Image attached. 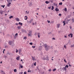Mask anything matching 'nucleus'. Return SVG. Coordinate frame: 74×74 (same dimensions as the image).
<instances>
[{
	"instance_id": "603ef678",
	"label": "nucleus",
	"mask_w": 74,
	"mask_h": 74,
	"mask_svg": "<svg viewBox=\"0 0 74 74\" xmlns=\"http://www.w3.org/2000/svg\"><path fill=\"white\" fill-rule=\"evenodd\" d=\"M17 35H18V33H16L15 34V36H17Z\"/></svg>"
},
{
	"instance_id": "f03ea898",
	"label": "nucleus",
	"mask_w": 74,
	"mask_h": 74,
	"mask_svg": "<svg viewBox=\"0 0 74 74\" xmlns=\"http://www.w3.org/2000/svg\"><path fill=\"white\" fill-rule=\"evenodd\" d=\"M8 43L9 44V45H11L12 44V42L11 41H9L8 42Z\"/></svg>"
},
{
	"instance_id": "9d476101",
	"label": "nucleus",
	"mask_w": 74,
	"mask_h": 74,
	"mask_svg": "<svg viewBox=\"0 0 74 74\" xmlns=\"http://www.w3.org/2000/svg\"><path fill=\"white\" fill-rule=\"evenodd\" d=\"M37 35H38V38H40V33H37Z\"/></svg>"
},
{
	"instance_id": "5701e85b",
	"label": "nucleus",
	"mask_w": 74,
	"mask_h": 74,
	"mask_svg": "<svg viewBox=\"0 0 74 74\" xmlns=\"http://www.w3.org/2000/svg\"><path fill=\"white\" fill-rule=\"evenodd\" d=\"M63 23H64L63 26H64L66 25V23H65V21H64Z\"/></svg>"
},
{
	"instance_id": "e2e57ef3",
	"label": "nucleus",
	"mask_w": 74,
	"mask_h": 74,
	"mask_svg": "<svg viewBox=\"0 0 74 74\" xmlns=\"http://www.w3.org/2000/svg\"><path fill=\"white\" fill-rule=\"evenodd\" d=\"M21 61L22 62V61H23V60H21Z\"/></svg>"
},
{
	"instance_id": "a19ab883",
	"label": "nucleus",
	"mask_w": 74,
	"mask_h": 74,
	"mask_svg": "<svg viewBox=\"0 0 74 74\" xmlns=\"http://www.w3.org/2000/svg\"><path fill=\"white\" fill-rule=\"evenodd\" d=\"M47 22H48L49 23H50V21L47 20Z\"/></svg>"
},
{
	"instance_id": "69168bd1",
	"label": "nucleus",
	"mask_w": 74,
	"mask_h": 74,
	"mask_svg": "<svg viewBox=\"0 0 74 74\" xmlns=\"http://www.w3.org/2000/svg\"><path fill=\"white\" fill-rule=\"evenodd\" d=\"M28 71V72H30V71Z\"/></svg>"
},
{
	"instance_id": "09e8293b",
	"label": "nucleus",
	"mask_w": 74,
	"mask_h": 74,
	"mask_svg": "<svg viewBox=\"0 0 74 74\" xmlns=\"http://www.w3.org/2000/svg\"><path fill=\"white\" fill-rule=\"evenodd\" d=\"M29 23H32V20L29 21Z\"/></svg>"
},
{
	"instance_id": "f257e3e1",
	"label": "nucleus",
	"mask_w": 74,
	"mask_h": 74,
	"mask_svg": "<svg viewBox=\"0 0 74 74\" xmlns=\"http://www.w3.org/2000/svg\"><path fill=\"white\" fill-rule=\"evenodd\" d=\"M44 45L45 47L46 48L45 49L46 51H48V50L51 48V46H47V45L46 44Z\"/></svg>"
},
{
	"instance_id": "a878e982",
	"label": "nucleus",
	"mask_w": 74,
	"mask_h": 74,
	"mask_svg": "<svg viewBox=\"0 0 74 74\" xmlns=\"http://www.w3.org/2000/svg\"><path fill=\"white\" fill-rule=\"evenodd\" d=\"M65 67V68H68L69 67V66L68 65H66Z\"/></svg>"
},
{
	"instance_id": "b1692460",
	"label": "nucleus",
	"mask_w": 74,
	"mask_h": 74,
	"mask_svg": "<svg viewBox=\"0 0 74 74\" xmlns=\"http://www.w3.org/2000/svg\"><path fill=\"white\" fill-rule=\"evenodd\" d=\"M17 28L18 29H20V28H21V26H18L17 27Z\"/></svg>"
},
{
	"instance_id": "338daca9",
	"label": "nucleus",
	"mask_w": 74,
	"mask_h": 74,
	"mask_svg": "<svg viewBox=\"0 0 74 74\" xmlns=\"http://www.w3.org/2000/svg\"><path fill=\"white\" fill-rule=\"evenodd\" d=\"M36 14H37V15H38V13H36Z\"/></svg>"
},
{
	"instance_id": "412c9836",
	"label": "nucleus",
	"mask_w": 74,
	"mask_h": 74,
	"mask_svg": "<svg viewBox=\"0 0 74 74\" xmlns=\"http://www.w3.org/2000/svg\"><path fill=\"white\" fill-rule=\"evenodd\" d=\"M26 14H29V11H26Z\"/></svg>"
},
{
	"instance_id": "6ab92c4d",
	"label": "nucleus",
	"mask_w": 74,
	"mask_h": 74,
	"mask_svg": "<svg viewBox=\"0 0 74 74\" xmlns=\"http://www.w3.org/2000/svg\"><path fill=\"white\" fill-rule=\"evenodd\" d=\"M42 48V46L40 47L39 48V50H41V48ZM40 48L41 49H40Z\"/></svg>"
},
{
	"instance_id": "49530a36",
	"label": "nucleus",
	"mask_w": 74,
	"mask_h": 74,
	"mask_svg": "<svg viewBox=\"0 0 74 74\" xmlns=\"http://www.w3.org/2000/svg\"><path fill=\"white\" fill-rule=\"evenodd\" d=\"M27 74V73H26V72H25L24 73V74Z\"/></svg>"
},
{
	"instance_id": "6e6d98bb",
	"label": "nucleus",
	"mask_w": 74,
	"mask_h": 74,
	"mask_svg": "<svg viewBox=\"0 0 74 74\" xmlns=\"http://www.w3.org/2000/svg\"><path fill=\"white\" fill-rule=\"evenodd\" d=\"M52 39H53V40H55V38H53Z\"/></svg>"
},
{
	"instance_id": "2f4dec72",
	"label": "nucleus",
	"mask_w": 74,
	"mask_h": 74,
	"mask_svg": "<svg viewBox=\"0 0 74 74\" xmlns=\"http://www.w3.org/2000/svg\"><path fill=\"white\" fill-rule=\"evenodd\" d=\"M34 65L36 66V62H35L34 63Z\"/></svg>"
},
{
	"instance_id": "c756f323",
	"label": "nucleus",
	"mask_w": 74,
	"mask_h": 74,
	"mask_svg": "<svg viewBox=\"0 0 74 74\" xmlns=\"http://www.w3.org/2000/svg\"><path fill=\"white\" fill-rule=\"evenodd\" d=\"M1 7H2L3 8H4V7H5V5H1Z\"/></svg>"
},
{
	"instance_id": "423d86ee",
	"label": "nucleus",
	"mask_w": 74,
	"mask_h": 74,
	"mask_svg": "<svg viewBox=\"0 0 74 74\" xmlns=\"http://www.w3.org/2000/svg\"><path fill=\"white\" fill-rule=\"evenodd\" d=\"M62 70H65V71H66V70H67V69L65 67H63L62 69Z\"/></svg>"
},
{
	"instance_id": "79ce46f5",
	"label": "nucleus",
	"mask_w": 74,
	"mask_h": 74,
	"mask_svg": "<svg viewBox=\"0 0 74 74\" xmlns=\"http://www.w3.org/2000/svg\"><path fill=\"white\" fill-rule=\"evenodd\" d=\"M0 13H1V15L3 14V12H0Z\"/></svg>"
},
{
	"instance_id": "393cba45",
	"label": "nucleus",
	"mask_w": 74,
	"mask_h": 74,
	"mask_svg": "<svg viewBox=\"0 0 74 74\" xmlns=\"http://www.w3.org/2000/svg\"><path fill=\"white\" fill-rule=\"evenodd\" d=\"M56 69H53V71H56Z\"/></svg>"
},
{
	"instance_id": "bf43d9fd",
	"label": "nucleus",
	"mask_w": 74,
	"mask_h": 74,
	"mask_svg": "<svg viewBox=\"0 0 74 74\" xmlns=\"http://www.w3.org/2000/svg\"><path fill=\"white\" fill-rule=\"evenodd\" d=\"M70 29H71V28H72L71 27H70Z\"/></svg>"
},
{
	"instance_id": "20e7f679",
	"label": "nucleus",
	"mask_w": 74,
	"mask_h": 74,
	"mask_svg": "<svg viewBox=\"0 0 74 74\" xmlns=\"http://www.w3.org/2000/svg\"><path fill=\"white\" fill-rule=\"evenodd\" d=\"M60 24H57L56 25V27H57V28H59V27H60Z\"/></svg>"
},
{
	"instance_id": "f704fd0d",
	"label": "nucleus",
	"mask_w": 74,
	"mask_h": 74,
	"mask_svg": "<svg viewBox=\"0 0 74 74\" xmlns=\"http://www.w3.org/2000/svg\"><path fill=\"white\" fill-rule=\"evenodd\" d=\"M30 45H33V43L32 42H30L29 43Z\"/></svg>"
},
{
	"instance_id": "bb28decb",
	"label": "nucleus",
	"mask_w": 74,
	"mask_h": 74,
	"mask_svg": "<svg viewBox=\"0 0 74 74\" xmlns=\"http://www.w3.org/2000/svg\"><path fill=\"white\" fill-rule=\"evenodd\" d=\"M71 48H73V47H74V45H71Z\"/></svg>"
},
{
	"instance_id": "864d4df0",
	"label": "nucleus",
	"mask_w": 74,
	"mask_h": 74,
	"mask_svg": "<svg viewBox=\"0 0 74 74\" xmlns=\"http://www.w3.org/2000/svg\"><path fill=\"white\" fill-rule=\"evenodd\" d=\"M69 66H71V65H70V64H69Z\"/></svg>"
},
{
	"instance_id": "6e6552de",
	"label": "nucleus",
	"mask_w": 74,
	"mask_h": 74,
	"mask_svg": "<svg viewBox=\"0 0 74 74\" xmlns=\"http://www.w3.org/2000/svg\"><path fill=\"white\" fill-rule=\"evenodd\" d=\"M49 3H50V1H46L45 2V3H46V4H49Z\"/></svg>"
},
{
	"instance_id": "f3484780",
	"label": "nucleus",
	"mask_w": 74,
	"mask_h": 74,
	"mask_svg": "<svg viewBox=\"0 0 74 74\" xmlns=\"http://www.w3.org/2000/svg\"><path fill=\"white\" fill-rule=\"evenodd\" d=\"M20 58V57L19 56L17 57L16 59L17 60H19V58Z\"/></svg>"
},
{
	"instance_id": "dca6fc26",
	"label": "nucleus",
	"mask_w": 74,
	"mask_h": 74,
	"mask_svg": "<svg viewBox=\"0 0 74 74\" xmlns=\"http://www.w3.org/2000/svg\"><path fill=\"white\" fill-rule=\"evenodd\" d=\"M14 73L17 72V70H16V69H14Z\"/></svg>"
},
{
	"instance_id": "2eb2a0df",
	"label": "nucleus",
	"mask_w": 74,
	"mask_h": 74,
	"mask_svg": "<svg viewBox=\"0 0 74 74\" xmlns=\"http://www.w3.org/2000/svg\"><path fill=\"white\" fill-rule=\"evenodd\" d=\"M18 25H20L21 26H22V25H23V24L21 22H19L18 23Z\"/></svg>"
},
{
	"instance_id": "37998d69",
	"label": "nucleus",
	"mask_w": 74,
	"mask_h": 74,
	"mask_svg": "<svg viewBox=\"0 0 74 74\" xmlns=\"http://www.w3.org/2000/svg\"><path fill=\"white\" fill-rule=\"evenodd\" d=\"M64 48H65V49H66V45H64Z\"/></svg>"
},
{
	"instance_id": "ddd939ff",
	"label": "nucleus",
	"mask_w": 74,
	"mask_h": 74,
	"mask_svg": "<svg viewBox=\"0 0 74 74\" xmlns=\"http://www.w3.org/2000/svg\"><path fill=\"white\" fill-rule=\"evenodd\" d=\"M32 59L33 60H35V57H33V56H32Z\"/></svg>"
},
{
	"instance_id": "0e129e2a",
	"label": "nucleus",
	"mask_w": 74,
	"mask_h": 74,
	"mask_svg": "<svg viewBox=\"0 0 74 74\" xmlns=\"http://www.w3.org/2000/svg\"><path fill=\"white\" fill-rule=\"evenodd\" d=\"M5 51V49H3V51Z\"/></svg>"
},
{
	"instance_id": "7ed1b4c3",
	"label": "nucleus",
	"mask_w": 74,
	"mask_h": 74,
	"mask_svg": "<svg viewBox=\"0 0 74 74\" xmlns=\"http://www.w3.org/2000/svg\"><path fill=\"white\" fill-rule=\"evenodd\" d=\"M70 36H71V38H72L73 36L72 34H70L69 35H68V37H70Z\"/></svg>"
},
{
	"instance_id": "aec40b11",
	"label": "nucleus",
	"mask_w": 74,
	"mask_h": 74,
	"mask_svg": "<svg viewBox=\"0 0 74 74\" xmlns=\"http://www.w3.org/2000/svg\"><path fill=\"white\" fill-rule=\"evenodd\" d=\"M42 59L43 60H47V58H46L45 57H44L42 58Z\"/></svg>"
},
{
	"instance_id": "a18cd8bd",
	"label": "nucleus",
	"mask_w": 74,
	"mask_h": 74,
	"mask_svg": "<svg viewBox=\"0 0 74 74\" xmlns=\"http://www.w3.org/2000/svg\"><path fill=\"white\" fill-rule=\"evenodd\" d=\"M21 69H22L23 68V66L21 65Z\"/></svg>"
},
{
	"instance_id": "4d7b16f0",
	"label": "nucleus",
	"mask_w": 74,
	"mask_h": 74,
	"mask_svg": "<svg viewBox=\"0 0 74 74\" xmlns=\"http://www.w3.org/2000/svg\"><path fill=\"white\" fill-rule=\"evenodd\" d=\"M21 74H23V72H21Z\"/></svg>"
},
{
	"instance_id": "0eeeda50",
	"label": "nucleus",
	"mask_w": 74,
	"mask_h": 74,
	"mask_svg": "<svg viewBox=\"0 0 74 74\" xmlns=\"http://www.w3.org/2000/svg\"><path fill=\"white\" fill-rule=\"evenodd\" d=\"M69 20H67L66 21H65V23L66 24L69 23Z\"/></svg>"
},
{
	"instance_id": "39448f33",
	"label": "nucleus",
	"mask_w": 74,
	"mask_h": 74,
	"mask_svg": "<svg viewBox=\"0 0 74 74\" xmlns=\"http://www.w3.org/2000/svg\"><path fill=\"white\" fill-rule=\"evenodd\" d=\"M15 19L18 22H19V21H20V20H19V18H15Z\"/></svg>"
},
{
	"instance_id": "5fc2aeb1",
	"label": "nucleus",
	"mask_w": 74,
	"mask_h": 74,
	"mask_svg": "<svg viewBox=\"0 0 74 74\" xmlns=\"http://www.w3.org/2000/svg\"><path fill=\"white\" fill-rule=\"evenodd\" d=\"M50 1L51 3H53V1Z\"/></svg>"
},
{
	"instance_id": "ea45409f",
	"label": "nucleus",
	"mask_w": 74,
	"mask_h": 74,
	"mask_svg": "<svg viewBox=\"0 0 74 74\" xmlns=\"http://www.w3.org/2000/svg\"><path fill=\"white\" fill-rule=\"evenodd\" d=\"M16 53H17L18 52V50H17V49H16Z\"/></svg>"
},
{
	"instance_id": "7c9ffc66",
	"label": "nucleus",
	"mask_w": 74,
	"mask_h": 74,
	"mask_svg": "<svg viewBox=\"0 0 74 74\" xmlns=\"http://www.w3.org/2000/svg\"><path fill=\"white\" fill-rule=\"evenodd\" d=\"M28 34L29 36H30L31 35V32H29Z\"/></svg>"
},
{
	"instance_id": "58836bf2",
	"label": "nucleus",
	"mask_w": 74,
	"mask_h": 74,
	"mask_svg": "<svg viewBox=\"0 0 74 74\" xmlns=\"http://www.w3.org/2000/svg\"><path fill=\"white\" fill-rule=\"evenodd\" d=\"M52 71V70L51 69L49 70V71Z\"/></svg>"
},
{
	"instance_id": "f8f14e48",
	"label": "nucleus",
	"mask_w": 74,
	"mask_h": 74,
	"mask_svg": "<svg viewBox=\"0 0 74 74\" xmlns=\"http://www.w3.org/2000/svg\"><path fill=\"white\" fill-rule=\"evenodd\" d=\"M11 3H9L8 4H7V6L8 7H10V5H11Z\"/></svg>"
},
{
	"instance_id": "4468645a",
	"label": "nucleus",
	"mask_w": 74,
	"mask_h": 74,
	"mask_svg": "<svg viewBox=\"0 0 74 74\" xmlns=\"http://www.w3.org/2000/svg\"><path fill=\"white\" fill-rule=\"evenodd\" d=\"M1 72L2 73V74H5V73H4V71H3L1 70Z\"/></svg>"
},
{
	"instance_id": "cd10ccee",
	"label": "nucleus",
	"mask_w": 74,
	"mask_h": 74,
	"mask_svg": "<svg viewBox=\"0 0 74 74\" xmlns=\"http://www.w3.org/2000/svg\"><path fill=\"white\" fill-rule=\"evenodd\" d=\"M72 21L73 23H74V18H73L72 19Z\"/></svg>"
},
{
	"instance_id": "473e14b6",
	"label": "nucleus",
	"mask_w": 74,
	"mask_h": 74,
	"mask_svg": "<svg viewBox=\"0 0 74 74\" xmlns=\"http://www.w3.org/2000/svg\"><path fill=\"white\" fill-rule=\"evenodd\" d=\"M54 9V7L53 6H52V8H51V10H53Z\"/></svg>"
},
{
	"instance_id": "c03bdc74",
	"label": "nucleus",
	"mask_w": 74,
	"mask_h": 74,
	"mask_svg": "<svg viewBox=\"0 0 74 74\" xmlns=\"http://www.w3.org/2000/svg\"><path fill=\"white\" fill-rule=\"evenodd\" d=\"M32 47L33 48H36V46H32Z\"/></svg>"
},
{
	"instance_id": "9b49d317",
	"label": "nucleus",
	"mask_w": 74,
	"mask_h": 74,
	"mask_svg": "<svg viewBox=\"0 0 74 74\" xmlns=\"http://www.w3.org/2000/svg\"><path fill=\"white\" fill-rule=\"evenodd\" d=\"M55 11H59V9H58L57 8H56L55 9Z\"/></svg>"
},
{
	"instance_id": "4be33fe9",
	"label": "nucleus",
	"mask_w": 74,
	"mask_h": 74,
	"mask_svg": "<svg viewBox=\"0 0 74 74\" xmlns=\"http://www.w3.org/2000/svg\"><path fill=\"white\" fill-rule=\"evenodd\" d=\"M18 52H19V53H21V49H19Z\"/></svg>"
},
{
	"instance_id": "de8ad7c7",
	"label": "nucleus",
	"mask_w": 74,
	"mask_h": 74,
	"mask_svg": "<svg viewBox=\"0 0 74 74\" xmlns=\"http://www.w3.org/2000/svg\"><path fill=\"white\" fill-rule=\"evenodd\" d=\"M64 62H65V63H66L67 62H66V59H64Z\"/></svg>"
},
{
	"instance_id": "c9c22d12",
	"label": "nucleus",
	"mask_w": 74,
	"mask_h": 74,
	"mask_svg": "<svg viewBox=\"0 0 74 74\" xmlns=\"http://www.w3.org/2000/svg\"><path fill=\"white\" fill-rule=\"evenodd\" d=\"M58 15L59 16H62V14H59Z\"/></svg>"
},
{
	"instance_id": "680f3d73",
	"label": "nucleus",
	"mask_w": 74,
	"mask_h": 74,
	"mask_svg": "<svg viewBox=\"0 0 74 74\" xmlns=\"http://www.w3.org/2000/svg\"><path fill=\"white\" fill-rule=\"evenodd\" d=\"M5 16L7 15V14H5Z\"/></svg>"
},
{
	"instance_id": "e433bc0d",
	"label": "nucleus",
	"mask_w": 74,
	"mask_h": 74,
	"mask_svg": "<svg viewBox=\"0 0 74 74\" xmlns=\"http://www.w3.org/2000/svg\"><path fill=\"white\" fill-rule=\"evenodd\" d=\"M27 38H26V37H24L23 39H24L25 40H26V39Z\"/></svg>"
},
{
	"instance_id": "72a5a7b5",
	"label": "nucleus",
	"mask_w": 74,
	"mask_h": 74,
	"mask_svg": "<svg viewBox=\"0 0 74 74\" xmlns=\"http://www.w3.org/2000/svg\"><path fill=\"white\" fill-rule=\"evenodd\" d=\"M59 5H62V3L60 2V3H59Z\"/></svg>"
},
{
	"instance_id": "8fccbe9b",
	"label": "nucleus",
	"mask_w": 74,
	"mask_h": 74,
	"mask_svg": "<svg viewBox=\"0 0 74 74\" xmlns=\"http://www.w3.org/2000/svg\"><path fill=\"white\" fill-rule=\"evenodd\" d=\"M51 7H48V8L49 9H51Z\"/></svg>"
},
{
	"instance_id": "c85d7f7f",
	"label": "nucleus",
	"mask_w": 74,
	"mask_h": 74,
	"mask_svg": "<svg viewBox=\"0 0 74 74\" xmlns=\"http://www.w3.org/2000/svg\"><path fill=\"white\" fill-rule=\"evenodd\" d=\"M64 11H66H66H67V8H65Z\"/></svg>"
},
{
	"instance_id": "13d9d810",
	"label": "nucleus",
	"mask_w": 74,
	"mask_h": 74,
	"mask_svg": "<svg viewBox=\"0 0 74 74\" xmlns=\"http://www.w3.org/2000/svg\"><path fill=\"white\" fill-rule=\"evenodd\" d=\"M65 38H67V36H65Z\"/></svg>"
},
{
	"instance_id": "1a4fd4ad",
	"label": "nucleus",
	"mask_w": 74,
	"mask_h": 74,
	"mask_svg": "<svg viewBox=\"0 0 74 74\" xmlns=\"http://www.w3.org/2000/svg\"><path fill=\"white\" fill-rule=\"evenodd\" d=\"M24 18H25L24 19L25 20H27V18H28L27 16H25L24 17Z\"/></svg>"
},
{
	"instance_id": "3c124183",
	"label": "nucleus",
	"mask_w": 74,
	"mask_h": 74,
	"mask_svg": "<svg viewBox=\"0 0 74 74\" xmlns=\"http://www.w3.org/2000/svg\"><path fill=\"white\" fill-rule=\"evenodd\" d=\"M15 25H18V23H16Z\"/></svg>"
},
{
	"instance_id": "4c0bfd02",
	"label": "nucleus",
	"mask_w": 74,
	"mask_h": 74,
	"mask_svg": "<svg viewBox=\"0 0 74 74\" xmlns=\"http://www.w3.org/2000/svg\"><path fill=\"white\" fill-rule=\"evenodd\" d=\"M45 58L46 59H47V60L48 59V57L47 56Z\"/></svg>"
},
{
	"instance_id": "a211bd4d",
	"label": "nucleus",
	"mask_w": 74,
	"mask_h": 74,
	"mask_svg": "<svg viewBox=\"0 0 74 74\" xmlns=\"http://www.w3.org/2000/svg\"><path fill=\"white\" fill-rule=\"evenodd\" d=\"M13 18V16H11L9 17V19H11V18Z\"/></svg>"
},
{
	"instance_id": "052dcab7",
	"label": "nucleus",
	"mask_w": 74,
	"mask_h": 74,
	"mask_svg": "<svg viewBox=\"0 0 74 74\" xmlns=\"http://www.w3.org/2000/svg\"><path fill=\"white\" fill-rule=\"evenodd\" d=\"M3 53H4V51H3Z\"/></svg>"
},
{
	"instance_id": "774afa93",
	"label": "nucleus",
	"mask_w": 74,
	"mask_h": 74,
	"mask_svg": "<svg viewBox=\"0 0 74 74\" xmlns=\"http://www.w3.org/2000/svg\"><path fill=\"white\" fill-rule=\"evenodd\" d=\"M0 63H2V62H1Z\"/></svg>"
}]
</instances>
